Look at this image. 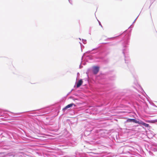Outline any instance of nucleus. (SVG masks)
I'll return each instance as SVG.
<instances>
[{"label": "nucleus", "instance_id": "nucleus-3", "mask_svg": "<svg viewBox=\"0 0 157 157\" xmlns=\"http://www.w3.org/2000/svg\"><path fill=\"white\" fill-rule=\"evenodd\" d=\"M127 121L128 122H132L136 123H139V121H137L136 119H128L127 120Z\"/></svg>", "mask_w": 157, "mask_h": 157}, {"label": "nucleus", "instance_id": "nucleus-4", "mask_svg": "<svg viewBox=\"0 0 157 157\" xmlns=\"http://www.w3.org/2000/svg\"><path fill=\"white\" fill-rule=\"evenodd\" d=\"M83 81L82 79H80L77 83L76 87L77 88L79 87L82 84Z\"/></svg>", "mask_w": 157, "mask_h": 157}, {"label": "nucleus", "instance_id": "nucleus-6", "mask_svg": "<svg viewBox=\"0 0 157 157\" xmlns=\"http://www.w3.org/2000/svg\"><path fill=\"white\" fill-rule=\"evenodd\" d=\"M155 122H157V119L155 121Z\"/></svg>", "mask_w": 157, "mask_h": 157}, {"label": "nucleus", "instance_id": "nucleus-2", "mask_svg": "<svg viewBox=\"0 0 157 157\" xmlns=\"http://www.w3.org/2000/svg\"><path fill=\"white\" fill-rule=\"evenodd\" d=\"M73 105H74V106H75V105L74 103H71V104H69V105H67V106H66L64 108H63V111H64L65 110H66V109H67L69 108H70V107H72Z\"/></svg>", "mask_w": 157, "mask_h": 157}, {"label": "nucleus", "instance_id": "nucleus-1", "mask_svg": "<svg viewBox=\"0 0 157 157\" xmlns=\"http://www.w3.org/2000/svg\"><path fill=\"white\" fill-rule=\"evenodd\" d=\"M93 71L94 74H97L99 71V67L97 66L93 67Z\"/></svg>", "mask_w": 157, "mask_h": 157}, {"label": "nucleus", "instance_id": "nucleus-5", "mask_svg": "<svg viewBox=\"0 0 157 157\" xmlns=\"http://www.w3.org/2000/svg\"><path fill=\"white\" fill-rule=\"evenodd\" d=\"M139 124H140L145 127H148L149 126V124L146 123H145L143 122H139Z\"/></svg>", "mask_w": 157, "mask_h": 157}]
</instances>
